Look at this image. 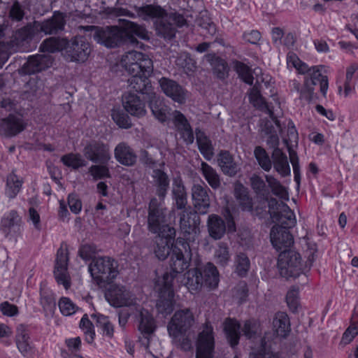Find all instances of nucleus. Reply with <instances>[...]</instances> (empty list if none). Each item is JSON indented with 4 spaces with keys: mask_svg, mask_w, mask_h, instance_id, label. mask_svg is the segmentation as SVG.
<instances>
[{
    "mask_svg": "<svg viewBox=\"0 0 358 358\" xmlns=\"http://www.w3.org/2000/svg\"><path fill=\"white\" fill-rule=\"evenodd\" d=\"M249 99L250 103L259 110L266 112L269 114L270 117H273V109L268 103L265 101L264 98L260 94L259 89L257 85H255L250 90L249 94Z\"/></svg>",
    "mask_w": 358,
    "mask_h": 358,
    "instance_id": "nucleus-42",
    "label": "nucleus"
},
{
    "mask_svg": "<svg viewBox=\"0 0 358 358\" xmlns=\"http://www.w3.org/2000/svg\"><path fill=\"white\" fill-rule=\"evenodd\" d=\"M209 188L206 185H194L192 188L194 208L199 214H206L210 207Z\"/></svg>",
    "mask_w": 358,
    "mask_h": 358,
    "instance_id": "nucleus-25",
    "label": "nucleus"
},
{
    "mask_svg": "<svg viewBox=\"0 0 358 358\" xmlns=\"http://www.w3.org/2000/svg\"><path fill=\"white\" fill-rule=\"evenodd\" d=\"M106 299L114 307H129L134 310L140 303L135 295L124 286L113 285L106 293Z\"/></svg>",
    "mask_w": 358,
    "mask_h": 358,
    "instance_id": "nucleus-11",
    "label": "nucleus"
},
{
    "mask_svg": "<svg viewBox=\"0 0 358 358\" xmlns=\"http://www.w3.org/2000/svg\"><path fill=\"white\" fill-rule=\"evenodd\" d=\"M200 171L202 176L213 189H216L220 187L221 185L220 176L215 169L206 162H202Z\"/></svg>",
    "mask_w": 358,
    "mask_h": 358,
    "instance_id": "nucleus-45",
    "label": "nucleus"
},
{
    "mask_svg": "<svg viewBox=\"0 0 358 358\" xmlns=\"http://www.w3.org/2000/svg\"><path fill=\"white\" fill-rule=\"evenodd\" d=\"M122 27L110 26L106 27H96L87 26L82 27L85 31H94V39L99 43L110 48L118 47L124 43L131 45L138 44L137 39L134 35L142 38L148 39V31L145 28L136 22L122 20Z\"/></svg>",
    "mask_w": 358,
    "mask_h": 358,
    "instance_id": "nucleus-1",
    "label": "nucleus"
},
{
    "mask_svg": "<svg viewBox=\"0 0 358 358\" xmlns=\"http://www.w3.org/2000/svg\"><path fill=\"white\" fill-rule=\"evenodd\" d=\"M120 65L130 74L138 75L144 72L145 74L152 73V62L148 55L141 52L132 50L122 55Z\"/></svg>",
    "mask_w": 358,
    "mask_h": 358,
    "instance_id": "nucleus-10",
    "label": "nucleus"
},
{
    "mask_svg": "<svg viewBox=\"0 0 358 358\" xmlns=\"http://www.w3.org/2000/svg\"><path fill=\"white\" fill-rule=\"evenodd\" d=\"M83 154L90 161L100 164H107L111 158L109 146L97 141L88 143L84 148Z\"/></svg>",
    "mask_w": 358,
    "mask_h": 358,
    "instance_id": "nucleus-18",
    "label": "nucleus"
},
{
    "mask_svg": "<svg viewBox=\"0 0 358 358\" xmlns=\"http://www.w3.org/2000/svg\"><path fill=\"white\" fill-rule=\"evenodd\" d=\"M241 329L243 335L250 340L257 338L262 332L259 323L255 320H246L241 328L236 320L229 318L224 322V330L231 346L234 347L238 345Z\"/></svg>",
    "mask_w": 358,
    "mask_h": 358,
    "instance_id": "nucleus-5",
    "label": "nucleus"
},
{
    "mask_svg": "<svg viewBox=\"0 0 358 358\" xmlns=\"http://www.w3.org/2000/svg\"><path fill=\"white\" fill-rule=\"evenodd\" d=\"M182 282L190 292L199 291L203 285V278L200 269L192 268L184 275Z\"/></svg>",
    "mask_w": 358,
    "mask_h": 358,
    "instance_id": "nucleus-34",
    "label": "nucleus"
},
{
    "mask_svg": "<svg viewBox=\"0 0 358 358\" xmlns=\"http://www.w3.org/2000/svg\"><path fill=\"white\" fill-rule=\"evenodd\" d=\"M176 233L172 236H160L157 234L155 238V245L154 247V253L159 260H164L171 254L172 248L174 247L173 241L175 238Z\"/></svg>",
    "mask_w": 358,
    "mask_h": 358,
    "instance_id": "nucleus-31",
    "label": "nucleus"
},
{
    "mask_svg": "<svg viewBox=\"0 0 358 358\" xmlns=\"http://www.w3.org/2000/svg\"><path fill=\"white\" fill-rule=\"evenodd\" d=\"M34 23L29 24L16 30L8 43H0V68L8 60L12 52H29L31 50V43L37 37Z\"/></svg>",
    "mask_w": 358,
    "mask_h": 358,
    "instance_id": "nucleus-2",
    "label": "nucleus"
},
{
    "mask_svg": "<svg viewBox=\"0 0 358 358\" xmlns=\"http://www.w3.org/2000/svg\"><path fill=\"white\" fill-rule=\"evenodd\" d=\"M40 302L45 311H52L55 308V299L51 290L41 287Z\"/></svg>",
    "mask_w": 358,
    "mask_h": 358,
    "instance_id": "nucleus-55",
    "label": "nucleus"
},
{
    "mask_svg": "<svg viewBox=\"0 0 358 358\" xmlns=\"http://www.w3.org/2000/svg\"><path fill=\"white\" fill-rule=\"evenodd\" d=\"M287 64L288 66L295 68L300 73L305 74L308 70V66L301 62L299 57L294 52H290L287 55Z\"/></svg>",
    "mask_w": 358,
    "mask_h": 358,
    "instance_id": "nucleus-62",
    "label": "nucleus"
},
{
    "mask_svg": "<svg viewBox=\"0 0 358 358\" xmlns=\"http://www.w3.org/2000/svg\"><path fill=\"white\" fill-rule=\"evenodd\" d=\"M52 63V58L50 55H32L23 64L22 71L26 74H34L48 69Z\"/></svg>",
    "mask_w": 358,
    "mask_h": 358,
    "instance_id": "nucleus-26",
    "label": "nucleus"
},
{
    "mask_svg": "<svg viewBox=\"0 0 358 358\" xmlns=\"http://www.w3.org/2000/svg\"><path fill=\"white\" fill-rule=\"evenodd\" d=\"M151 73L145 74L144 72L138 75H131L128 80L129 87L137 92L141 94H150L152 88L148 79Z\"/></svg>",
    "mask_w": 358,
    "mask_h": 358,
    "instance_id": "nucleus-35",
    "label": "nucleus"
},
{
    "mask_svg": "<svg viewBox=\"0 0 358 358\" xmlns=\"http://www.w3.org/2000/svg\"><path fill=\"white\" fill-rule=\"evenodd\" d=\"M273 327L278 336L285 338L290 331V321L287 314L285 312H278L273 319Z\"/></svg>",
    "mask_w": 358,
    "mask_h": 358,
    "instance_id": "nucleus-37",
    "label": "nucleus"
},
{
    "mask_svg": "<svg viewBox=\"0 0 358 358\" xmlns=\"http://www.w3.org/2000/svg\"><path fill=\"white\" fill-rule=\"evenodd\" d=\"M133 13L126 8H119L117 11L118 16H127L131 18H140L143 21H150L153 17L160 16L162 13L161 6L157 4H143L141 6H134Z\"/></svg>",
    "mask_w": 358,
    "mask_h": 358,
    "instance_id": "nucleus-19",
    "label": "nucleus"
},
{
    "mask_svg": "<svg viewBox=\"0 0 358 358\" xmlns=\"http://www.w3.org/2000/svg\"><path fill=\"white\" fill-rule=\"evenodd\" d=\"M293 85L294 89L300 93L301 98L308 101H310L312 99L315 85H313V83H310L308 78H305L303 86L301 89L300 88V84L296 81L294 80Z\"/></svg>",
    "mask_w": 358,
    "mask_h": 358,
    "instance_id": "nucleus-58",
    "label": "nucleus"
},
{
    "mask_svg": "<svg viewBox=\"0 0 358 358\" xmlns=\"http://www.w3.org/2000/svg\"><path fill=\"white\" fill-rule=\"evenodd\" d=\"M269 213L278 225L286 229L295 226L296 220L294 212L283 202H278L275 199H271L268 202Z\"/></svg>",
    "mask_w": 358,
    "mask_h": 358,
    "instance_id": "nucleus-12",
    "label": "nucleus"
},
{
    "mask_svg": "<svg viewBox=\"0 0 358 358\" xmlns=\"http://www.w3.org/2000/svg\"><path fill=\"white\" fill-rule=\"evenodd\" d=\"M254 154L259 166L265 171H269L272 167V162L266 150L262 147L258 146L255 148Z\"/></svg>",
    "mask_w": 358,
    "mask_h": 358,
    "instance_id": "nucleus-59",
    "label": "nucleus"
},
{
    "mask_svg": "<svg viewBox=\"0 0 358 358\" xmlns=\"http://www.w3.org/2000/svg\"><path fill=\"white\" fill-rule=\"evenodd\" d=\"M22 220L17 213L11 210L5 214L1 219V229L7 237H15L22 230Z\"/></svg>",
    "mask_w": 358,
    "mask_h": 358,
    "instance_id": "nucleus-24",
    "label": "nucleus"
},
{
    "mask_svg": "<svg viewBox=\"0 0 358 358\" xmlns=\"http://www.w3.org/2000/svg\"><path fill=\"white\" fill-rule=\"evenodd\" d=\"M217 163L224 174L234 176L238 172V166L229 152L222 150L217 157Z\"/></svg>",
    "mask_w": 358,
    "mask_h": 358,
    "instance_id": "nucleus-36",
    "label": "nucleus"
},
{
    "mask_svg": "<svg viewBox=\"0 0 358 358\" xmlns=\"http://www.w3.org/2000/svg\"><path fill=\"white\" fill-rule=\"evenodd\" d=\"M207 226L210 236L215 240L220 239L225 234L226 224L217 215L212 214L208 216Z\"/></svg>",
    "mask_w": 358,
    "mask_h": 358,
    "instance_id": "nucleus-39",
    "label": "nucleus"
},
{
    "mask_svg": "<svg viewBox=\"0 0 358 358\" xmlns=\"http://www.w3.org/2000/svg\"><path fill=\"white\" fill-rule=\"evenodd\" d=\"M171 337L172 338L173 343L182 350L189 351L192 349V342L189 332L178 334L176 336Z\"/></svg>",
    "mask_w": 358,
    "mask_h": 358,
    "instance_id": "nucleus-60",
    "label": "nucleus"
},
{
    "mask_svg": "<svg viewBox=\"0 0 358 358\" xmlns=\"http://www.w3.org/2000/svg\"><path fill=\"white\" fill-rule=\"evenodd\" d=\"M214 257L217 264L226 266L230 259V253L227 243H219L215 250Z\"/></svg>",
    "mask_w": 358,
    "mask_h": 358,
    "instance_id": "nucleus-57",
    "label": "nucleus"
},
{
    "mask_svg": "<svg viewBox=\"0 0 358 358\" xmlns=\"http://www.w3.org/2000/svg\"><path fill=\"white\" fill-rule=\"evenodd\" d=\"M29 330L24 324L17 327L15 343L20 352L26 357H31L34 353V347L31 340Z\"/></svg>",
    "mask_w": 358,
    "mask_h": 358,
    "instance_id": "nucleus-23",
    "label": "nucleus"
},
{
    "mask_svg": "<svg viewBox=\"0 0 358 358\" xmlns=\"http://www.w3.org/2000/svg\"><path fill=\"white\" fill-rule=\"evenodd\" d=\"M23 178L12 171L6 177L5 194L9 199H14L21 190Z\"/></svg>",
    "mask_w": 358,
    "mask_h": 358,
    "instance_id": "nucleus-41",
    "label": "nucleus"
},
{
    "mask_svg": "<svg viewBox=\"0 0 358 358\" xmlns=\"http://www.w3.org/2000/svg\"><path fill=\"white\" fill-rule=\"evenodd\" d=\"M80 327L85 335V341L88 343H92L94 339L95 332L94 330L93 324L89 320L86 314L83 316L80 322Z\"/></svg>",
    "mask_w": 358,
    "mask_h": 358,
    "instance_id": "nucleus-61",
    "label": "nucleus"
},
{
    "mask_svg": "<svg viewBox=\"0 0 358 358\" xmlns=\"http://www.w3.org/2000/svg\"><path fill=\"white\" fill-rule=\"evenodd\" d=\"M173 275L164 274L156 283L155 288L159 292L156 308L157 312L164 317L171 314L173 310Z\"/></svg>",
    "mask_w": 358,
    "mask_h": 358,
    "instance_id": "nucleus-9",
    "label": "nucleus"
},
{
    "mask_svg": "<svg viewBox=\"0 0 358 358\" xmlns=\"http://www.w3.org/2000/svg\"><path fill=\"white\" fill-rule=\"evenodd\" d=\"M234 67L238 76L245 83L250 85H252L254 78L248 66L241 62L235 61L234 62Z\"/></svg>",
    "mask_w": 358,
    "mask_h": 358,
    "instance_id": "nucleus-56",
    "label": "nucleus"
},
{
    "mask_svg": "<svg viewBox=\"0 0 358 358\" xmlns=\"http://www.w3.org/2000/svg\"><path fill=\"white\" fill-rule=\"evenodd\" d=\"M199 149L206 160H210L213 156V148L211 141L205 134L199 130L196 132Z\"/></svg>",
    "mask_w": 358,
    "mask_h": 358,
    "instance_id": "nucleus-46",
    "label": "nucleus"
},
{
    "mask_svg": "<svg viewBox=\"0 0 358 358\" xmlns=\"http://www.w3.org/2000/svg\"><path fill=\"white\" fill-rule=\"evenodd\" d=\"M358 335V315L357 309L351 318L350 325L343 334L341 342L344 344L350 343L353 338Z\"/></svg>",
    "mask_w": 358,
    "mask_h": 358,
    "instance_id": "nucleus-53",
    "label": "nucleus"
},
{
    "mask_svg": "<svg viewBox=\"0 0 358 358\" xmlns=\"http://www.w3.org/2000/svg\"><path fill=\"white\" fill-rule=\"evenodd\" d=\"M358 70V64L353 63L346 69L345 80L343 84V94L348 96L355 91V72Z\"/></svg>",
    "mask_w": 358,
    "mask_h": 358,
    "instance_id": "nucleus-48",
    "label": "nucleus"
},
{
    "mask_svg": "<svg viewBox=\"0 0 358 358\" xmlns=\"http://www.w3.org/2000/svg\"><path fill=\"white\" fill-rule=\"evenodd\" d=\"M272 159L275 170L282 176L290 175V167L287 155L280 150L275 149L272 153Z\"/></svg>",
    "mask_w": 358,
    "mask_h": 358,
    "instance_id": "nucleus-40",
    "label": "nucleus"
},
{
    "mask_svg": "<svg viewBox=\"0 0 358 358\" xmlns=\"http://www.w3.org/2000/svg\"><path fill=\"white\" fill-rule=\"evenodd\" d=\"M250 267L248 257L244 253H239L235 258V272L240 277H245Z\"/></svg>",
    "mask_w": 358,
    "mask_h": 358,
    "instance_id": "nucleus-54",
    "label": "nucleus"
},
{
    "mask_svg": "<svg viewBox=\"0 0 358 358\" xmlns=\"http://www.w3.org/2000/svg\"><path fill=\"white\" fill-rule=\"evenodd\" d=\"M201 273L203 278V284L213 289L218 285L220 281L219 273L217 268L212 263H207Z\"/></svg>",
    "mask_w": 358,
    "mask_h": 358,
    "instance_id": "nucleus-44",
    "label": "nucleus"
},
{
    "mask_svg": "<svg viewBox=\"0 0 358 358\" xmlns=\"http://www.w3.org/2000/svg\"><path fill=\"white\" fill-rule=\"evenodd\" d=\"M152 184L155 189L156 194L164 199L169 189L170 180L168 175L162 169H156L151 174Z\"/></svg>",
    "mask_w": 358,
    "mask_h": 358,
    "instance_id": "nucleus-30",
    "label": "nucleus"
},
{
    "mask_svg": "<svg viewBox=\"0 0 358 358\" xmlns=\"http://www.w3.org/2000/svg\"><path fill=\"white\" fill-rule=\"evenodd\" d=\"M33 23L38 34L43 32L45 35H51L63 30L66 21L62 13L55 12L51 17L43 22L34 21Z\"/></svg>",
    "mask_w": 358,
    "mask_h": 358,
    "instance_id": "nucleus-20",
    "label": "nucleus"
},
{
    "mask_svg": "<svg viewBox=\"0 0 358 358\" xmlns=\"http://www.w3.org/2000/svg\"><path fill=\"white\" fill-rule=\"evenodd\" d=\"M191 259L192 251L189 243L185 238L178 237L170 257L171 272L164 274L173 275L174 279L177 274L182 273L189 266Z\"/></svg>",
    "mask_w": 358,
    "mask_h": 358,
    "instance_id": "nucleus-8",
    "label": "nucleus"
},
{
    "mask_svg": "<svg viewBox=\"0 0 358 358\" xmlns=\"http://www.w3.org/2000/svg\"><path fill=\"white\" fill-rule=\"evenodd\" d=\"M61 162L66 166L73 169H78L80 167L86 166L87 161L83 159L81 155L78 153H69L61 157Z\"/></svg>",
    "mask_w": 358,
    "mask_h": 358,
    "instance_id": "nucleus-51",
    "label": "nucleus"
},
{
    "mask_svg": "<svg viewBox=\"0 0 358 358\" xmlns=\"http://www.w3.org/2000/svg\"><path fill=\"white\" fill-rule=\"evenodd\" d=\"M315 260L313 251H310L308 260L303 264L300 255L292 250H285L278 257V265L280 275L285 278L296 277L301 273L308 271Z\"/></svg>",
    "mask_w": 358,
    "mask_h": 358,
    "instance_id": "nucleus-3",
    "label": "nucleus"
},
{
    "mask_svg": "<svg viewBox=\"0 0 358 358\" xmlns=\"http://www.w3.org/2000/svg\"><path fill=\"white\" fill-rule=\"evenodd\" d=\"M122 105L125 110L132 116L141 117L146 113L145 103L138 95L131 92L124 94Z\"/></svg>",
    "mask_w": 358,
    "mask_h": 358,
    "instance_id": "nucleus-28",
    "label": "nucleus"
},
{
    "mask_svg": "<svg viewBox=\"0 0 358 358\" xmlns=\"http://www.w3.org/2000/svg\"><path fill=\"white\" fill-rule=\"evenodd\" d=\"M60 312L63 315L70 316L78 309V306L68 297H62L58 303Z\"/></svg>",
    "mask_w": 358,
    "mask_h": 358,
    "instance_id": "nucleus-63",
    "label": "nucleus"
},
{
    "mask_svg": "<svg viewBox=\"0 0 358 358\" xmlns=\"http://www.w3.org/2000/svg\"><path fill=\"white\" fill-rule=\"evenodd\" d=\"M68 262L67 249L62 245L57 252L54 275L57 283L62 285L66 289L71 287V278L68 273Z\"/></svg>",
    "mask_w": 358,
    "mask_h": 358,
    "instance_id": "nucleus-17",
    "label": "nucleus"
},
{
    "mask_svg": "<svg viewBox=\"0 0 358 358\" xmlns=\"http://www.w3.org/2000/svg\"><path fill=\"white\" fill-rule=\"evenodd\" d=\"M206 61L210 64L213 74L219 79L224 80L229 76V68L227 62L215 54L205 55Z\"/></svg>",
    "mask_w": 358,
    "mask_h": 358,
    "instance_id": "nucleus-33",
    "label": "nucleus"
},
{
    "mask_svg": "<svg viewBox=\"0 0 358 358\" xmlns=\"http://www.w3.org/2000/svg\"><path fill=\"white\" fill-rule=\"evenodd\" d=\"M134 311L137 314L138 330L148 342L149 336L154 332L156 327L155 320L148 310L142 308L141 305L136 308Z\"/></svg>",
    "mask_w": 358,
    "mask_h": 358,
    "instance_id": "nucleus-27",
    "label": "nucleus"
},
{
    "mask_svg": "<svg viewBox=\"0 0 358 358\" xmlns=\"http://www.w3.org/2000/svg\"><path fill=\"white\" fill-rule=\"evenodd\" d=\"M271 242L278 251H284L294 243L292 235L288 231L279 225H274L270 233Z\"/></svg>",
    "mask_w": 358,
    "mask_h": 358,
    "instance_id": "nucleus-21",
    "label": "nucleus"
},
{
    "mask_svg": "<svg viewBox=\"0 0 358 358\" xmlns=\"http://www.w3.org/2000/svg\"><path fill=\"white\" fill-rule=\"evenodd\" d=\"M88 269L99 285L110 283L119 274L117 262L108 256L94 258L90 264Z\"/></svg>",
    "mask_w": 358,
    "mask_h": 358,
    "instance_id": "nucleus-4",
    "label": "nucleus"
},
{
    "mask_svg": "<svg viewBox=\"0 0 358 358\" xmlns=\"http://www.w3.org/2000/svg\"><path fill=\"white\" fill-rule=\"evenodd\" d=\"M166 209L158 201L152 198L148 206V229L152 234L162 236H172L175 234V229L166 224Z\"/></svg>",
    "mask_w": 358,
    "mask_h": 358,
    "instance_id": "nucleus-6",
    "label": "nucleus"
},
{
    "mask_svg": "<svg viewBox=\"0 0 358 358\" xmlns=\"http://www.w3.org/2000/svg\"><path fill=\"white\" fill-rule=\"evenodd\" d=\"M25 124L22 117L10 115L1 120V130L7 136H13L25 129Z\"/></svg>",
    "mask_w": 358,
    "mask_h": 358,
    "instance_id": "nucleus-32",
    "label": "nucleus"
},
{
    "mask_svg": "<svg viewBox=\"0 0 358 358\" xmlns=\"http://www.w3.org/2000/svg\"><path fill=\"white\" fill-rule=\"evenodd\" d=\"M215 338L213 328L206 322L198 335L196 358H214Z\"/></svg>",
    "mask_w": 358,
    "mask_h": 358,
    "instance_id": "nucleus-13",
    "label": "nucleus"
},
{
    "mask_svg": "<svg viewBox=\"0 0 358 358\" xmlns=\"http://www.w3.org/2000/svg\"><path fill=\"white\" fill-rule=\"evenodd\" d=\"M172 194L173 198L176 202V208L178 209L182 210L187 208V192L183 185V182L180 177L176 178L173 180L172 186Z\"/></svg>",
    "mask_w": 358,
    "mask_h": 358,
    "instance_id": "nucleus-38",
    "label": "nucleus"
},
{
    "mask_svg": "<svg viewBox=\"0 0 358 358\" xmlns=\"http://www.w3.org/2000/svg\"><path fill=\"white\" fill-rule=\"evenodd\" d=\"M194 322V317L189 308L176 311L169 322L167 329L170 336L186 334Z\"/></svg>",
    "mask_w": 358,
    "mask_h": 358,
    "instance_id": "nucleus-14",
    "label": "nucleus"
},
{
    "mask_svg": "<svg viewBox=\"0 0 358 358\" xmlns=\"http://www.w3.org/2000/svg\"><path fill=\"white\" fill-rule=\"evenodd\" d=\"M234 196L243 210H252V199L248 195L247 188L240 182L235 184Z\"/></svg>",
    "mask_w": 358,
    "mask_h": 358,
    "instance_id": "nucleus-43",
    "label": "nucleus"
},
{
    "mask_svg": "<svg viewBox=\"0 0 358 358\" xmlns=\"http://www.w3.org/2000/svg\"><path fill=\"white\" fill-rule=\"evenodd\" d=\"M196 210L195 212L192 211L190 209L185 208L182 209V211L179 214L180 216V227L183 234L185 241L188 243L194 241V236L197 233V228L200 224V217L197 215Z\"/></svg>",
    "mask_w": 358,
    "mask_h": 358,
    "instance_id": "nucleus-16",
    "label": "nucleus"
},
{
    "mask_svg": "<svg viewBox=\"0 0 358 358\" xmlns=\"http://www.w3.org/2000/svg\"><path fill=\"white\" fill-rule=\"evenodd\" d=\"M251 186L254 191L259 196L267 198L268 192L266 189V184L262 178L258 176H253L250 178Z\"/></svg>",
    "mask_w": 358,
    "mask_h": 358,
    "instance_id": "nucleus-64",
    "label": "nucleus"
},
{
    "mask_svg": "<svg viewBox=\"0 0 358 358\" xmlns=\"http://www.w3.org/2000/svg\"><path fill=\"white\" fill-rule=\"evenodd\" d=\"M159 83L162 90L167 96L180 104L185 102L187 92L178 83L164 77L162 78Z\"/></svg>",
    "mask_w": 358,
    "mask_h": 358,
    "instance_id": "nucleus-22",
    "label": "nucleus"
},
{
    "mask_svg": "<svg viewBox=\"0 0 358 358\" xmlns=\"http://www.w3.org/2000/svg\"><path fill=\"white\" fill-rule=\"evenodd\" d=\"M266 180L271 189L273 194L284 200H289V194L287 189L281 185L280 181L271 176H266Z\"/></svg>",
    "mask_w": 358,
    "mask_h": 358,
    "instance_id": "nucleus-52",
    "label": "nucleus"
},
{
    "mask_svg": "<svg viewBox=\"0 0 358 358\" xmlns=\"http://www.w3.org/2000/svg\"><path fill=\"white\" fill-rule=\"evenodd\" d=\"M161 9L162 10V15L153 17L151 20H155L154 25L157 35L166 40H171L176 36V27H181L184 26L186 24V20L181 14L177 13H168L162 6Z\"/></svg>",
    "mask_w": 358,
    "mask_h": 358,
    "instance_id": "nucleus-7",
    "label": "nucleus"
},
{
    "mask_svg": "<svg viewBox=\"0 0 358 358\" xmlns=\"http://www.w3.org/2000/svg\"><path fill=\"white\" fill-rule=\"evenodd\" d=\"M114 157L117 162L126 166H132L137 162L134 150L126 142L119 143L114 149Z\"/></svg>",
    "mask_w": 358,
    "mask_h": 358,
    "instance_id": "nucleus-29",
    "label": "nucleus"
},
{
    "mask_svg": "<svg viewBox=\"0 0 358 358\" xmlns=\"http://www.w3.org/2000/svg\"><path fill=\"white\" fill-rule=\"evenodd\" d=\"M92 317L95 319L96 326L102 331L103 335L108 338L113 336L114 327L107 316L94 314Z\"/></svg>",
    "mask_w": 358,
    "mask_h": 358,
    "instance_id": "nucleus-50",
    "label": "nucleus"
},
{
    "mask_svg": "<svg viewBox=\"0 0 358 358\" xmlns=\"http://www.w3.org/2000/svg\"><path fill=\"white\" fill-rule=\"evenodd\" d=\"M66 39L50 37L45 39L40 45V51L55 52L65 49Z\"/></svg>",
    "mask_w": 358,
    "mask_h": 358,
    "instance_id": "nucleus-47",
    "label": "nucleus"
},
{
    "mask_svg": "<svg viewBox=\"0 0 358 358\" xmlns=\"http://www.w3.org/2000/svg\"><path fill=\"white\" fill-rule=\"evenodd\" d=\"M150 107L154 116L161 122L168 120L169 108L159 99L151 100Z\"/></svg>",
    "mask_w": 358,
    "mask_h": 358,
    "instance_id": "nucleus-49",
    "label": "nucleus"
},
{
    "mask_svg": "<svg viewBox=\"0 0 358 358\" xmlns=\"http://www.w3.org/2000/svg\"><path fill=\"white\" fill-rule=\"evenodd\" d=\"M65 52L71 61L85 62L90 54V45L85 37L78 36L71 41L66 40Z\"/></svg>",
    "mask_w": 358,
    "mask_h": 358,
    "instance_id": "nucleus-15",
    "label": "nucleus"
}]
</instances>
